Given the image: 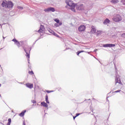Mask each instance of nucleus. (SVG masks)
<instances>
[{"instance_id": "nucleus-1", "label": "nucleus", "mask_w": 125, "mask_h": 125, "mask_svg": "<svg viewBox=\"0 0 125 125\" xmlns=\"http://www.w3.org/2000/svg\"><path fill=\"white\" fill-rule=\"evenodd\" d=\"M65 3H66L68 6H70V9L72 10V11H73V12H76L75 8H76V6H77V4L74 3L73 1L70 0H66Z\"/></svg>"}, {"instance_id": "nucleus-2", "label": "nucleus", "mask_w": 125, "mask_h": 125, "mask_svg": "<svg viewBox=\"0 0 125 125\" xmlns=\"http://www.w3.org/2000/svg\"><path fill=\"white\" fill-rule=\"evenodd\" d=\"M24 50L26 53V56L28 58V62L29 63V61H30V51H31V47L27 45H25L24 47Z\"/></svg>"}, {"instance_id": "nucleus-3", "label": "nucleus", "mask_w": 125, "mask_h": 125, "mask_svg": "<svg viewBox=\"0 0 125 125\" xmlns=\"http://www.w3.org/2000/svg\"><path fill=\"white\" fill-rule=\"evenodd\" d=\"M112 20L114 21V22H120L122 20V17L120 15L115 14L114 18H112Z\"/></svg>"}, {"instance_id": "nucleus-4", "label": "nucleus", "mask_w": 125, "mask_h": 125, "mask_svg": "<svg viewBox=\"0 0 125 125\" xmlns=\"http://www.w3.org/2000/svg\"><path fill=\"white\" fill-rule=\"evenodd\" d=\"M86 27L83 25H81L78 27V30L79 32H85Z\"/></svg>"}, {"instance_id": "nucleus-5", "label": "nucleus", "mask_w": 125, "mask_h": 125, "mask_svg": "<svg viewBox=\"0 0 125 125\" xmlns=\"http://www.w3.org/2000/svg\"><path fill=\"white\" fill-rule=\"evenodd\" d=\"M44 11H45V12H49V11H52V12H54V11H55V9H54V8L53 7H49L47 9H45L44 10Z\"/></svg>"}, {"instance_id": "nucleus-6", "label": "nucleus", "mask_w": 125, "mask_h": 125, "mask_svg": "<svg viewBox=\"0 0 125 125\" xmlns=\"http://www.w3.org/2000/svg\"><path fill=\"white\" fill-rule=\"evenodd\" d=\"M13 3L11 1L7 2V8H12L13 7Z\"/></svg>"}, {"instance_id": "nucleus-7", "label": "nucleus", "mask_w": 125, "mask_h": 125, "mask_svg": "<svg viewBox=\"0 0 125 125\" xmlns=\"http://www.w3.org/2000/svg\"><path fill=\"white\" fill-rule=\"evenodd\" d=\"M25 85H26V87H28V88H30V89L34 87V84H33V83H26L25 84Z\"/></svg>"}, {"instance_id": "nucleus-8", "label": "nucleus", "mask_w": 125, "mask_h": 125, "mask_svg": "<svg viewBox=\"0 0 125 125\" xmlns=\"http://www.w3.org/2000/svg\"><path fill=\"white\" fill-rule=\"evenodd\" d=\"M95 33H96V28H95V26L93 25L91 26L90 33L91 34H95Z\"/></svg>"}, {"instance_id": "nucleus-9", "label": "nucleus", "mask_w": 125, "mask_h": 125, "mask_svg": "<svg viewBox=\"0 0 125 125\" xmlns=\"http://www.w3.org/2000/svg\"><path fill=\"white\" fill-rule=\"evenodd\" d=\"M76 7L77 9H78V10H83V4L77 5V4H76Z\"/></svg>"}, {"instance_id": "nucleus-10", "label": "nucleus", "mask_w": 125, "mask_h": 125, "mask_svg": "<svg viewBox=\"0 0 125 125\" xmlns=\"http://www.w3.org/2000/svg\"><path fill=\"white\" fill-rule=\"evenodd\" d=\"M44 31V26L43 25H41L40 26V28L38 30L39 33H42Z\"/></svg>"}, {"instance_id": "nucleus-11", "label": "nucleus", "mask_w": 125, "mask_h": 125, "mask_svg": "<svg viewBox=\"0 0 125 125\" xmlns=\"http://www.w3.org/2000/svg\"><path fill=\"white\" fill-rule=\"evenodd\" d=\"M41 105L43 106V107H45L46 108H47L48 107V105L47 104H46L45 102H43L41 103Z\"/></svg>"}, {"instance_id": "nucleus-12", "label": "nucleus", "mask_w": 125, "mask_h": 125, "mask_svg": "<svg viewBox=\"0 0 125 125\" xmlns=\"http://www.w3.org/2000/svg\"><path fill=\"white\" fill-rule=\"evenodd\" d=\"M54 21L57 23V24H59V26H61L62 25V22H60V21L58 20V19H55Z\"/></svg>"}, {"instance_id": "nucleus-13", "label": "nucleus", "mask_w": 125, "mask_h": 125, "mask_svg": "<svg viewBox=\"0 0 125 125\" xmlns=\"http://www.w3.org/2000/svg\"><path fill=\"white\" fill-rule=\"evenodd\" d=\"M116 83H118L120 84H123V83H122V82H121V80L119 78H117L115 80Z\"/></svg>"}, {"instance_id": "nucleus-14", "label": "nucleus", "mask_w": 125, "mask_h": 125, "mask_svg": "<svg viewBox=\"0 0 125 125\" xmlns=\"http://www.w3.org/2000/svg\"><path fill=\"white\" fill-rule=\"evenodd\" d=\"M1 6H2V7H6V8L7 6V3L3 1L2 3L1 4Z\"/></svg>"}, {"instance_id": "nucleus-15", "label": "nucleus", "mask_w": 125, "mask_h": 125, "mask_svg": "<svg viewBox=\"0 0 125 125\" xmlns=\"http://www.w3.org/2000/svg\"><path fill=\"white\" fill-rule=\"evenodd\" d=\"M26 112V110H23L22 111L20 114L19 116H20V117H23L24 116V115H25V112Z\"/></svg>"}, {"instance_id": "nucleus-16", "label": "nucleus", "mask_w": 125, "mask_h": 125, "mask_svg": "<svg viewBox=\"0 0 125 125\" xmlns=\"http://www.w3.org/2000/svg\"><path fill=\"white\" fill-rule=\"evenodd\" d=\"M111 3H114V4H116V3H118L119 2V0H112L111 1Z\"/></svg>"}, {"instance_id": "nucleus-17", "label": "nucleus", "mask_w": 125, "mask_h": 125, "mask_svg": "<svg viewBox=\"0 0 125 125\" xmlns=\"http://www.w3.org/2000/svg\"><path fill=\"white\" fill-rule=\"evenodd\" d=\"M109 21H109L108 19H106L104 21V24H108V23H109Z\"/></svg>"}, {"instance_id": "nucleus-18", "label": "nucleus", "mask_w": 125, "mask_h": 125, "mask_svg": "<svg viewBox=\"0 0 125 125\" xmlns=\"http://www.w3.org/2000/svg\"><path fill=\"white\" fill-rule=\"evenodd\" d=\"M45 101L47 104H49V101H48V96L47 95L46 96Z\"/></svg>"}, {"instance_id": "nucleus-19", "label": "nucleus", "mask_w": 125, "mask_h": 125, "mask_svg": "<svg viewBox=\"0 0 125 125\" xmlns=\"http://www.w3.org/2000/svg\"><path fill=\"white\" fill-rule=\"evenodd\" d=\"M84 52V51H83V50L79 51L77 52V54L78 56H79V55H80V53H82Z\"/></svg>"}, {"instance_id": "nucleus-20", "label": "nucleus", "mask_w": 125, "mask_h": 125, "mask_svg": "<svg viewBox=\"0 0 125 125\" xmlns=\"http://www.w3.org/2000/svg\"><path fill=\"white\" fill-rule=\"evenodd\" d=\"M8 123L7 124V125H10V124H11V119L9 118L8 120Z\"/></svg>"}, {"instance_id": "nucleus-21", "label": "nucleus", "mask_w": 125, "mask_h": 125, "mask_svg": "<svg viewBox=\"0 0 125 125\" xmlns=\"http://www.w3.org/2000/svg\"><path fill=\"white\" fill-rule=\"evenodd\" d=\"M103 47H110V44H104Z\"/></svg>"}, {"instance_id": "nucleus-22", "label": "nucleus", "mask_w": 125, "mask_h": 125, "mask_svg": "<svg viewBox=\"0 0 125 125\" xmlns=\"http://www.w3.org/2000/svg\"><path fill=\"white\" fill-rule=\"evenodd\" d=\"M16 44L17 45V46H18V47H20V46H21V44H20V42H17V43H16Z\"/></svg>"}, {"instance_id": "nucleus-23", "label": "nucleus", "mask_w": 125, "mask_h": 125, "mask_svg": "<svg viewBox=\"0 0 125 125\" xmlns=\"http://www.w3.org/2000/svg\"><path fill=\"white\" fill-rule=\"evenodd\" d=\"M28 73L29 74V75H31L32 76H33V75H34V72H33V71H28Z\"/></svg>"}, {"instance_id": "nucleus-24", "label": "nucleus", "mask_w": 125, "mask_h": 125, "mask_svg": "<svg viewBox=\"0 0 125 125\" xmlns=\"http://www.w3.org/2000/svg\"><path fill=\"white\" fill-rule=\"evenodd\" d=\"M80 115H81V114L77 113L76 116L73 117V119L75 120V119H76V118H77V117H78V116H80Z\"/></svg>"}, {"instance_id": "nucleus-25", "label": "nucleus", "mask_w": 125, "mask_h": 125, "mask_svg": "<svg viewBox=\"0 0 125 125\" xmlns=\"http://www.w3.org/2000/svg\"><path fill=\"white\" fill-rule=\"evenodd\" d=\"M12 42H15V43L16 44L18 41H17V40H16V39H14L12 40Z\"/></svg>"}, {"instance_id": "nucleus-26", "label": "nucleus", "mask_w": 125, "mask_h": 125, "mask_svg": "<svg viewBox=\"0 0 125 125\" xmlns=\"http://www.w3.org/2000/svg\"><path fill=\"white\" fill-rule=\"evenodd\" d=\"M121 2L124 4V5H125V0H121Z\"/></svg>"}, {"instance_id": "nucleus-27", "label": "nucleus", "mask_w": 125, "mask_h": 125, "mask_svg": "<svg viewBox=\"0 0 125 125\" xmlns=\"http://www.w3.org/2000/svg\"><path fill=\"white\" fill-rule=\"evenodd\" d=\"M115 46H116L115 44H110V47H114Z\"/></svg>"}, {"instance_id": "nucleus-28", "label": "nucleus", "mask_w": 125, "mask_h": 125, "mask_svg": "<svg viewBox=\"0 0 125 125\" xmlns=\"http://www.w3.org/2000/svg\"><path fill=\"white\" fill-rule=\"evenodd\" d=\"M100 34H101V31H97V36H99V35H100Z\"/></svg>"}, {"instance_id": "nucleus-29", "label": "nucleus", "mask_w": 125, "mask_h": 125, "mask_svg": "<svg viewBox=\"0 0 125 125\" xmlns=\"http://www.w3.org/2000/svg\"><path fill=\"white\" fill-rule=\"evenodd\" d=\"M18 9H21V10H22V9H23V7L18 6Z\"/></svg>"}, {"instance_id": "nucleus-30", "label": "nucleus", "mask_w": 125, "mask_h": 125, "mask_svg": "<svg viewBox=\"0 0 125 125\" xmlns=\"http://www.w3.org/2000/svg\"><path fill=\"white\" fill-rule=\"evenodd\" d=\"M46 92H47V93H50V92H53V91L46 90Z\"/></svg>"}, {"instance_id": "nucleus-31", "label": "nucleus", "mask_w": 125, "mask_h": 125, "mask_svg": "<svg viewBox=\"0 0 125 125\" xmlns=\"http://www.w3.org/2000/svg\"><path fill=\"white\" fill-rule=\"evenodd\" d=\"M122 38H125V33H123L121 35Z\"/></svg>"}, {"instance_id": "nucleus-32", "label": "nucleus", "mask_w": 125, "mask_h": 125, "mask_svg": "<svg viewBox=\"0 0 125 125\" xmlns=\"http://www.w3.org/2000/svg\"><path fill=\"white\" fill-rule=\"evenodd\" d=\"M108 95H109V94H108V95H107V97H106V101L109 102V96H108Z\"/></svg>"}, {"instance_id": "nucleus-33", "label": "nucleus", "mask_w": 125, "mask_h": 125, "mask_svg": "<svg viewBox=\"0 0 125 125\" xmlns=\"http://www.w3.org/2000/svg\"><path fill=\"white\" fill-rule=\"evenodd\" d=\"M3 75V72L2 71L0 72V77H1Z\"/></svg>"}, {"instance_id": "nucleus-34", "label": "nucleus", "mask_w": 125, "mask_h": 125, "mask_svg": "<svg viewBox=\"0 0 125 125\" xmlns=\"http://www.w3.org/2000/svg\"><path fill=\"white\" fill-rule=\"evenodd\" d=\"M55 27H59L60 25H59V24H58L57 23H55Z\"/></svg>"}, {"instance_id": "nucleus-35", "label": "nucleus", "mask_w": 125, "mask_h": 125, "mask_svg": "<svg viewBox=\"0 0 125 125\" xmlns=\"http://www.w3.org/2000/svg\"><path fill=\"white\" fill-rule=\"evenodd\" d=\"M120 91H121V90H118L117 91H115L114 92H115V93L120 92Z\"/></svg>"}, {"instance_id": "nucleus-36", "label": "nucleus", "mask_w": 125, "mask_h": 125, "mask_svg": "<svg viewBox=\"0 0 125 125\" xmlns=\"http://www.w3.org/2000/svg\"><path fill=\"white\" fill-rule=\"evenodd\" d=\"M37 103V102L36 101H33V104H36Z\"/></svg>"}, {"instance_id": "nucleus-37", "label": "nucleus", "mask_w": 125, "mask_h": 125, "mask_svg": "<svg viewBox=\"0 0 125 125\" xmlns=\"http://www.w3.org/2000/svg\"><path fill=\"white\" fill-rule=\"evenodd\" d=\"M0 86H1V84H0Z\"/></svg>"}, {"instance_id": "nucleus-38", "label": "nucleus", "mask_w": 125, "mask_h": 125, "mask_svg": "<svg viewBox=\"0 0 125 125\" xmlns=\"http://www.w3.org/2000/svg\"><path fill=\"white\" fill-rule=\"evenodd\" d=\"M23 125H25V123H23Z\"/></svg>"}]
</instances>
